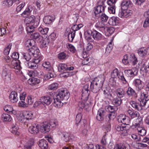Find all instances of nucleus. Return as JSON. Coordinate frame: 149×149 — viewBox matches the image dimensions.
Returning a JSON list of instances; mask_svg holds the SVG:
<instances>
[{
	"instance_id": "obj_1",
	"label": "nucleus",
	"mask_w": 149,
	"mask_h": 149,
	"mask_svg": "<svg viewBox=\"0 0 149 149\" xmlns=\"http://www.w3.org/2000/svg\"><path fill=\"white\" fill-rule=\"evenodd\" d=\"M70 94L67 91H61L53 97L54 104L56 107H60L63 104L66 103L69 98Z\"/></svg>"
},
{
	"instance_id": "obj_2",
	"label": "nucleus",
	"mask_w": 149,
	"mask_h": 149,
	"mask_svg": "<svg viewBox=\"0 0 149 149\" xmlns=\"http://www.w3.org/2000/svg\"><path fill=\"white\" fill-rule=\"evenodd\" d=\"M88 88L89 85L88 84H86L84 86L82 89V94L81 98L82 101L79 102L78 105L79 109L81 111L82 110L83 108L84 107L85 103L84 102H83V101L85 102L88 100L89 95Z\"/></svg>"
},
{
	"instance_id": "obj_3",
	"label": "nucleus",
	"mask_w": 149,
	"mask_h": 149,
	"mask_svg": "<svg viewBox=\"0 0 149 149\" xmlns=\"http://www.w3.org/2000/svg\"><path fill=\"white\" fill-rule=\"evenodd\" d=\"M107 109L110 113L106 116L105 121L108 123V127H110L111 120H113L116 117V112L117 108H114L113 107L109 105L107 107Z\"/></svg>"
},
{
	"instance_id": "obj_4",
	"label": "nucleus",
	"mask_w": 149,
	"mask_h": 149,
	"mask_svg": "<svg viewBox=\"0 0 149 149\" xmlns=\"http://www.w3.org/2000/svg\"><path fill=\"white\" fill-rule=\"evenodd\" d=\"M119 123H122L126 125H129L130 123V119L129 118L123 115H120L117 119Z\"/></svg>"
},
{
	"instance_id": "obj_5",
	"label": "nucleus",
	"mask_w": 149,
	"mask_h": 149,
	"mask_svg": "<svg viewBox=\"0 0 149 149\" xmlns=\"http://www.w3.org/2000/svg\"><path fill=\"white\" fill-rule=\"evenodd\" d=\"M107 115L106 110L102 108L100 109L98 111L96 119L99 121H102Z\"/></svg>"
},
{
	"instance_id": "obj_6",
	"label": "nucleus",
	"mask_w": 149,
	"mask_h": 149,
	"mask_svg": "<svg viewBox=\"0 0 149 149\" xmlns=\"http://www.w3.org/2000/svg\"><path fill=\"white\" fill-rule=\"evenodd\" d=\"M2 75L3 79L5 81H8L10 80V71L8 69L6 68V66L4 67Z\"/></svg>"
},
{
	"instance_id": "obj_7",
	"label": "nucleus",
	"mask_w": 149,
	"mask_h": 149,
	"mask_svg": "<svg viewBox=\"0 0 149 149\" xmlns=\"http://www.w3.org/2000/svg\"><path fill=\"white\" fill-rule=\"evenodd\" d=\"M116 75L118 77V78L120 80H121L123 83L125 84L127 81L124 77L123 75H121L119 73V71L117 68L113 70V72L111 74V76L113 78L115 76V75Z\"/></svg>"
},
{
	"instance_id": "obj_8",
	"label": "nucleus",
	"mask_w": 149,
	"mask_h": 149,
	"mask_svg": "<svg viewBox=\"0 0 149 149\" xmlns=\"http://www.w3.org/2000/svg\"><path fill=\"white\" fill-rule=\"evenodd\" d=\"M104 81V79L103 77L101 76L95 78L94 79L92 82L93 83V84L97 86V85L102 88L103 86Z\"/></svg>"
},
{
	"instance_id": "obj_9",
	"label": "nucleus",
	"mask_w": 149,
	"mask_h": 149,
	"mask_svg": "<svg viewBox=\"0 0 149 149\" xmlns=\"http://www.w3.org/2000/svg\"><path fill=\"white\" fill-rule=\"evenodd\" d=\"M102 4L98 5L96 7L94 8L95 11L94 13L95 15L104 12V4L103 1H102Z\"/></svg>"
},
{
	"instance_id": "obj_10",
	"label": "nucleus",
	"mask_w": 149,
	"mask_h": 149,
	"mask_svg": "<svg viewBox=\"0 0 149 149\" xmlns=\"http://www.w3.org/2000/svg\"><path fill=\"white\" fill-rule=\"evenodd\" d=\"M40 126L37 124H33L29 128V132L32 134H37L38 133Z\"/></svg>"
},
{
	"instance_id": "obj_11",
	"label": "nucleus",
	"mask_w": 149,
	"mask_h": 149,
	"mask_svg": "<svg viewBox=\"0 0 149 149\" xmlns=\"http://www.w3.org/2000/svg\"><path fill=\"white\" fill-rule=\"evenodd\" d=\"M132 4L129 0H124L122 2L121 6L122 9L123 10L127 9L129 7L132 6Z\"/></svg>"
},
{
	"instance_id": "obj_12",
	"label": "nucleus",
	"mask_w": 149,
	"mask_h": 149,
	"mask_svg": "<svg viewBox=\"0 0 149 149\" xmlns=\"http://www.w3.org/2000/svg\"><path fill=\"white\" fill-rule=\"evenodd\" d=\"M36 20L35 16L32 15L26 18L25 22L26 25H32L33 24L36 22L39 23V22Z\"/></svg>"
},
{
	"instance_id": "obj_13",
	"label": "nucleus",
	"mask_w": 149,
	"mask_h": 149,
	"mask_svg": "<svg viewBox=\"0 0 149 149\" xmlns=\"http://www.w3.org/2000/svg\"><path fill=\"white\" fill-rule=\"evenodd\" d=\"M59 135L61 139L65 141H69L72 138L70 136V134L66 132H61Z\"/></svg>"
},
{
	"instance_id": "obj_14",
	"label": "nucleus",
	"mask_w": 149,
	"mask_h": 149,
	"mask_svg": "<svg viewBox=\"0 0 149 149\" xmlns=\"http://www.w3.org/2000/svg\"><path fill=\"white\" fill-rule=\"evenodd\" d=\"M20 64V62L19 60H13L11 62L10 67L12 68L19 70L22 68Z\"/></svg>"
},
{
	"instance_id": "obj_15",
	"label": "nucleus",
	"mask_w": 149,
	"mask_h": 149,
	"mask_svg": "<svg viewBox=\"0 0 149 149\" xmlns=\"http://www.w3.org/2000/svg\"><path fill=\"white\" fill-rule=\"evenodd\" d=\"M9 99L11 102L13 103L16 102L18 100L19 96L16 92L12 91L10 94Z\"/></svg>"
},
{
	"instance_id": "obj_16",
	"label": "nucleus",
	"mask_w": 149,
	"mask_h": 149,
	"mask_svg": "<svg viewBox=\"0 0 149 149\" xmlns=\"http://www.w3.org/2000/svg\"><path fill=\"white\" fill-rule=\"evenodd\" d=\"M135 68H132L131 69L126 70L124 72L125 75L128 77H132L136 75L137 72H136Z\"/></svg>"
},
{
	"instance_id": "obj_17",
	"label": "nucleus",
	"mask_w": 149,
	"mask_h": 149,
	"mask_svg": "<svg viewBox=\"0 0 149 149\" xmlns=\"http://www.w3.org/2000/svg\"><path fill=\"white\" fill-rule=\"evenodd\" d=\"M140 72L143 77L146 76L147 73H149V62L147 66L143 64L140 68Z\"/></svg>"
},
{
	"instance_id": "obj_18",
	"label": "nucleus",
	"mask_w": 149,
	"mask_h": 149,
	"mask_svg": "<svg viewBox=\"0 0 149 149\" xmlns=\"http://www.w3.org/2000/svg\"><path fill=\"white\" fill-rule=\"evenodd\" d=\"M50 126L49 124L47 122H45L40 127V130L41 132L46 133L50 130Z\"/></svg>"
},
{
	"instance_id": "obj_19",
	"label": "nucleus",
	"mask_w": 149,
	"mask_h": 149,
	"mask_svg": "<svg viewBox=\"0 0 149 149\" xmlns=\"http://www.w3.org/2000/svg\"><path fill=\"white\" fill-rule=\"evenodd\" d=\"M126 93L129 97H132L135 98H136L137 97V95L135 91L130 87H128Z\"/></svg>"
},
{
	"instance_id": "obj_20",
	"label": "nucleus",
	"mask_w": 149,
	"mask_h": 149,
	"mask_svg": "<svg viewBox=\"0 0 149 149\" xmlns=\"http://www.w3.org/2000/svg\"><path fill=\"white\" fill-rule=\"evenodd\" d=\"M138 53L141 56H146L149 54V47L146 48H141L138 50Z\"/></svg>"
},
{
	"instance_id": "obj_21",
	"label": "nucleus",
	"mask_w": 149,
	"mask_h": 149,
	"mask_svg": "<svg viewBox=\"0 0 149 149\" xmlns=\"http://www.w3.org/2000/svg\"><path fill=\"white\" fill-rule=\"evenodd\" d=\"M40 100L42 102L43 104H45L47 105H49L52 102V100L49 96H44L41 97Z\"/></svg>"
},
{
	"instance_id": "obj_22",
	"label": "nucleus",
	"mask_w": 149,
	"mask_h": 149,
	"mask_svg": "<svg viewBox=\"0 0 149 149\" xmlns=\"http://www.w3.org/2000/svg\"><path fill=\"white\" fill-rule=\"evenodd\" d=\"M117 97L122 98L124 97L125 95V92L123 88H119L116 89L115 91Z\"/></svg>"
},
{
	"instance_id": "obj_23",
	"label": "nucleus",
	"mask_w": 149,
	"mask_h": 149,
	"mask_svg": "<svg viewBox=\"0 0 149 149\" xmlns=\"http://www.w3.org/2000/svg\"><path fill=\"white\" fill-rule=\"evenodd\" d=\"M92 36L94 39L96 40H101L102 38V35L101 34L95 30L93 31Z\"/></svg>"
},
{
	"instance_id": "obj_24",
	"label": "nucleus",
	"mask_w": 149,
	"mask_h": 149,
	"mask_svg": "<svg viewBox=\"0 0 149 149\" xmlns=\"http://www.w3.org/2000/svg\"><path fill=\"white\" fill-rule=\"evenodd\" d=\"M30 37L31 38L40 42L43 39V37L38 33H35L31 34Z\"/></svg>"
},
{
	"instance_id": "obj_25",
	"label": "nucleus",
	"mask_w": 149,
	"mask_h": 149,
	"mask_svg": "<svg viewBox=\"0 0 149 149\" xmlns=\"http://www.w3.org/2000/svg\"><path fill=\"white\" fill-rule=\"evenodd\" d=\"M132 145L134 148L138 149H143L144 148L147 147V145L146 144L136 142H133Z\"/></svg>"
},
{
	"instance_id": "obj_26",
	"label": "nucleus",
	"mask_w": 149,
	"mask_h": 149,
	"mask_svg": "<svg viewBox=\"0 0 149 149\" xmlns=\"http://www.w3.org/2000/svg\"><path fill=\"white\" fill-rule=\"evenodd\" d=\"M101 88L99 86L93 84V83L91 82L89 90L93 93H96L99 92Z\"/></svg>"
},
{
	"instance_id": "obj_27",
	"label": "nucleus",
	"mask_w": 149,
	"mask_h": 149,
	"mask_svg": "<svg viewBox=\"0 0 149 149\" xmlns=\"http://www.w3.org/2000/svg\"><path fill=\"white\" fill-rule=\"evenodd\" d=\"M119 23V20L117 17H112L110 18L108 22V24L111 25L116 26Z\"/></svg>"
},
{
	"instance_id": "obj_28",
	"label": "nucleus",
	"mask_w": 149,
	"mask_h": 149,
	"mask_svg": "<svg viewBox=\"0 0 149 149\" xmlns=\"http://www.w3.org/2000/svg\"><path fill=\"white\" fill-rule=\"evenodd\" d=\"M58 70L59 72L63 73H66V71H67L68 67L66 64L64 63H61L59 65L58 67Z\"/></svg>"
},
{
	"instance_id": "obj_29",
	"label": "nucleus",
	"mask_w": 149,
	"mask_h": 149,
	"mask_svg": "<svg viewBox=\"0 0 149 149\" xmlns=\"http://www.w3.org/2000/svg\"><path fill=\"white\" fill-rule=\"evenodd\" d=\"M139 113L137 111H133L131 113V115H130V117L132 119L133 118H138V119L139 120V123H141V122H142V118H141V117L140 118H139Z\"/></svg>"
},
{
	"instance_id": "obj_30",
	"label": "nucleus",
	"mask_w": 149,
	"mask_h": 149,
	"mask_svg": "<svg viewBox=\"0 0 149 149\" xmlns=\"http://www.w3.org/2000/svg\"><path fill=\"white\" fill-rule=\"evenodd\" d=\"M38 24V22H36L33 25H26V31L29 33H32L34 31V29L36 27Z\"/></svg>"
},
{
	"instance_id": "obj_31",
	"label": "nucleus",
	"mask_w": 149,
	"mask_h": 149,
	"mask_svg": "<svg viewBox=\"0 0 149 149\" xmlns=\"http://www.w3.org/2000/svg\"><path fill=\"white\" fill-rule=\"evenodd\" d=\"M48 142L44 139L39 141V146L42 149H46L48 148Z\"/></svg>"
},
{
	"instance_id": "obj_32",
	"label": "nucleus",
	"mask_w": 149,
	"mask_h": 149,
	"mask_svg": "<svg viewBox=\"0 0 149 149\" xmlns=\"http://www.w3.org/2000/svg\"><path fill=\"white\" fill-rule=\"evenodd\" d=\"M35 44V42L32 39H28L24 43L25 47L28 48L34 46Z\"/></svg>"
},
{
	"instance_id": "obj_33",
	"label": "nucleus",
	"mask_w": 149,
	"mask_h": 149,
	"mask_svg": "<svg viewBox=\"0 0 149 149\" xmlns=\"http://www.w3.org/2000/svg\"><path fill=\"white\" fill-rule=\"evenodd\" d=\"M131 104L132 107L135 109L140 111L142 110V108L139 103L136 102L134 101L131 102Z\"/></svg>"
},
{
	"instance_id": "obj_34",
	"label": "nucleus",
	"mask_w": 149,
	"mask_h": 149,
	"mask_svg": "<svg viewBox=\"0 0 149 149\" xmlns=\"http://www.w3.org/2000/svg\"><path fill=\"white\" fill-rule=\"evenodd\" d=\"M4 109L8 113L10 112L13 114H15L16 113V111L13 109L12 107L10 105H6L4 107Z\"/></svg>"
},
{
	"instance_id": "obj_35",
	"label": "nucleus",
	"mask_w": 149,
	"mask_h": 149,
	"mask_svg": "<svg viewBox=\"0 0 149 149\" xmlns=\"http://www.w3.org/2000/svg\"><path fill=\"white\" fill-rule=\"evenodd\" d=\"M116 130L118 131H122V133H125L124 135H126L127 134V131L126 130V126H121L120 125H116L115 126Z\"/></svg>"
},
{
	"instance_id": "obj_36",
	"label": "nucleus",
	"mask_w": 149,
	"mask_h": 149,
	"mask_svg": "<svg viewBox=\"0 0 149 149\" xmlns=\"http://www.w3.org/2000/svg\"><path fill=\"white\" fill-rule=\"evenodd\" d=\"M54 19V17L50 16H45L44 19V22L46 24L51 23Z\"/></svg>"
},
{
	"instance_id": "obj_37",
	"label": "nucleus",
	"mask_w": 149,
	"mask_h": 149,
	"mask_svg": "<svg viewBox=\"0 0 149 149\" xmlns=\"http://www.w3.org/2000/svg\"><path fill=\"white\" fill-rule=\"evenodd\" d=\"M34 141L33 139L29 141L24 146V149H32L31 147L33 146Z\"/></svg>"
},
{
	"instance_id": "obj_38",
	"label": "nucleus",
	"mask_w": 149,
	"mask_h": 149,
	"mask_svg": "<svg viewBox=\"0 0 149 149\" xmlns=\"http://www.w3.org/2000/svg\"><path fill=\"white\" fill-rule=\"evenodd\" d=\"M135 86L139 90H141L144 86L143 84L142 83L141 81L139 79H136L135 80Z\"/></svg>"
},
{
	"instance_id": "obj_39",
	"label": "nucleus",
	"mask_w": 149,
	"mask_h": 149,
	"mask_svg": "<svg viewBox=\"0 0 149 149\" xmlns=\"http://www.w3.org/2000/svg\"><path fill=\"white\" fill-rule=\"evenodd\" d=\"M122 100L120 98L116 97L113 100V103L116 107L119 106L122 103Z\"/></svg>"
},
{
	"instance_id": "obj_40",
	"label": "nucleus",
	"mask_w": 149,
	"mask_h": 149,
	"mask_svg": "<svg viewBox=\"0 0 149 149\" xmlns=\"http://www.w3.org/2000/svg\"><path fill=\"white\" fill-rule=\"evenodd\" d=\"M129 62H130L133 65H135L137 62V58L134 54L130 55V58H129Z\"/></svg>"
},
{
	"instance_id": "obj_41",
	"label": "nucleus",
	"mask_w": 149,
	"mask_h": 149,
	"mask_svg": "<svg viewBox=\"0 0 149 149\" xmlns=\"http://www.w3.org/2000/svg\"><path fill=\"white\" fill-rule=\"evenodd\" d=\"M2 120L4 121H10L12 118L11 116L8 114L3 113L1 116Z\"/></svg>"
},
{
	"instance_id": "obj_42",
	"label": "nucleus",
	"mask_w": 149,
	"mask_h": 149,
	"mask_svg": "<svg viewBox=\"0 0 149 149\" xmlns=\"http://www.w3.org/2000/svg\"><path fill=\"white\" fill-rule=\"evenodd\" d=\"M139 134L141 136H144L146 134V130L143 127H139L137 128Z\"/></svg>"
},
{
	"instance_id": "obj_43",
	"label": "nucleus",
	"mask_w": 149,
	"mask_h": 149,
	"mask_svg": "<svg viewBox=\"0 0 149 149\" xmlns=\"http://www.w3.org/2000/svg\"><path fill=\"white\" fill-rule=\"evenodd\" d=\"M105 26L104 24L102 22H98L95 25L96 27L99 29L101 31L104 30Z\"/></svg>"
},
{
	"instance_id": "obj_44",
	"label": "nucleus",
	"mask_w": 149,
	"mask_h": 149,
	"mask_svg": "<svg viewBox=\"0 0 149 149\" xmlns=\"http://www.w3.org/2000/svg\"><path fill=\"white\" fill-rule=\"evenodd\" d=\"M113 48V45L111 42H110L107 45V47L105 49V54L106 55L109 54Z\"/></svg>"
},
{
	"instance_id": "obj_45",
	"label": "nucleus",
	"mask_w": 149,
	"mask_h": 149,
	"mask_svg": "<svg viewBox=\"0 0 149 149\" xmlns=\"http://www.w3.org/2000/svg\"><path fill=\"white\" fill-rule=\"evenodd\" d=\"M58 57L59 59L63 60L67 58L68 56L65 52H63L58 54Z\"/></svg>"
},
{
	"instance_id": "obj_46",
	"label": "nucleus",
	"mask_w": 149,
	"mask_h": 149,
	"mask_svg": "<svg viewBox=\"0 0 149 149\" xmlns=\"http://www.w3.org/2000/svg\"><path fill=\"white\" fill-rule=\"evenodd\" d=\"M25 118L27 120L31 119L33 116V114L31 112L27 111L24 114Z\"/></svg>"
},
{
	"instance_id": "obj_47",
	"label": "nucleus",
	"mask_w": 149,
	"mask_h": 149,
	"mask_svg": "<svg viewBox=\"0 0 149 149\" xmlns=\"http://www.w3.org/2000/svg\"><path fill=\"white\" fill-rule=\"evenodd\" d=\"M43 67L46 68V70H49L51 69L50 63L48 61H45L42 64Z\"/></svg>"
},
{
	"instance_id": "obj_48",
	"label": "nucleus",
	"mask_w": 149,
	"mask_h": 149,
	"mask_svg": "<svg viewBox=\"0 0 149 149\" xmlns=\"http://www.w3.org/2000/svg\"><path fill=\"white\" fill-rule=\"evenodd\" d=\"M141 99H146L148 100H149V95L146 92L141 93Z\"/></svg>"
},
{
	"instance_id": "obj_49",
	"label": "nucleus",
	"mask_w": 149,
	"mask_h": 149,
	"mask_svg": "<svg viewBox=\"0 0 149 149\" xmlns=\"http://www.w3.org/2000/svg\"><path fill=\"white\" fill-rule=\"evenodd\" d=\"M104 94L105 97L108 99H111V98L113 97L112 94L107 89L104 91Z\"/></svg>"
},
{
	"instance_id": "obj_50",
	"label": "nucleus",
	"mask_w": 149,
	"mask_h": 149,
	"mask_svg": "<svg viewBox=\"0 0 149 149\" xmlns=\"http://www.w3.org/2000/svg\"><path fill=\"white\" fill-rule=\"evenodd\" d=\"M38 30L42 34H45L48 33L49 29L48 28H43L42 27H40L38 28Z\"/></svg>"
},
{
	"instance_id": "obj_51",
	"label": "nucleus",
	"mask_w": 149,
	"mask_h": 149,
	"mask_svg": "<svg viewBox=\"0 0 149 149\" xmlns=\"http://www.w3.org/2000/svg\"><path fill=\"white\" fill-rule=\"evenodd\" d=\"M36 46V45L35 44L34 46H32L31 47L28 48L27 49V51L29 53H30L31 55L32 54L33 52L36 49H37L38 48Z\"/></svg>"
},
{
	"instance_id": "obj_52",
	"label": "nucleus",
	"mask_w": 149,
	"mask_h": 149,
	"mask_svg": "<svg viewBox=\"0 0 149 149\" xmlns=\"http://www.w3.org/2000/svg\"><path fill=\"white\" fill-rule=\"evenodd\" d=\"M75 31H71L69 34L68 38L70 42H72L75 35Z\"/></svg>"
},
{
	"instance_id": "obj_53",
	"label": "nucleus",
	"mask_w": 149,
	"mask_h": 149,
	"mask_svg": "<svg viewBox=\"0 0 149 149\" xmlns=\"http://www.w3.org/2000/svg\"><path fill=\"white\" fill-rule=\"evenodd\" d=\"M58 87V84L56 83H54L49 86V89L51 90H55Z\"/></svg>"
},
{
	"instance_id": "obj_54",
	"label": "nucleus",
	"mask_w": 149,
	"mask_h": 149,
	"mask_svg": "<svg viewBox=\"0 0 149 149\" xmlns=\"http://www.w3.org/2000/svg\"><path fill=\"white\" fill-rule=\"evenodd\" d=\"M31 54L29 53H24L23 54V58L27 61H29L31 58Z\"/></svg>"
},
{
	"instance_id": "obj_55",
	"label": "nucleus",
	"mask_w": 149,
	"mask_h": 149,
	"mask_svg": "<svg viewBox=\"0 0 149 149\" xmlns=\"http://www.w3.org/2000/svg\"><path fill=\"white\" fill-rule=\"evenodd\" d=\"M17 117V119L21 123L24 122L25 118L24 115L23 113L19 114Z\"/></svg>"
},
{
	"instance_id": "obj_56",
	"label": "nucleus",
	"mask_w": 149,
	"mask_h": 149,
	"mask_svg": "<svg viewBox=\"0 0 149 149\" xmlns=\"http://www.w3.org/2000/svg\"><path fill=\"white\" fill-rule=\"evenodd\" d=\"M82 115L81 113H78L76 116V124L78 125L81 121Z\"/></svg>"
},
{
	"instance_id": "obj_57",
	"label": "nucleus",
	"mask_w": 149,
	"mask_h": 149,
	"mask_svg": "<svg viewBox=\"0 0 149 149\" xmlns=\"http://www.w3.org/2000/svg\"><path fill=\"white\" fill-rule=\"evenodd\" d=\"M12 45L10 44H9L7 47L5 48L4 50V53L6 55H7L8 54L9 52L10 51V49L11 48Z\"/></svg>"
},
{
	"instance_id": "obj_58",
	"label": "nucleus",
	"mask_w": 149,
	"mask_h": 149,
	"mask_svg": "<svg viewBox=\"0 0 149 149\" xmlns=\"http://www.w3.org/2000/svg\"><path fill=\"white\" fill-rule=\"evenodd\" d=\"M29 80L33 84L35 85L38 84L40 82V79L34 77L30 79Z\"/></svg>"
},
{
	"instance_id": "obj_59",
	"label": "nucleus",
	"mask_w": 149,
	"mask_h": 149,
	"mask_svg": "<svg viewBox=\"0 0 149 149\" xmlns=\"http://www.w3.org/2000/svg\"><path fill=\"white\" fill-rule=\"evenodd\" d=\"M128 55L127 54L123 56V58L122 61L123 64L125 65H127L129 63V58Z\"/></svg>"
},
{
	"instance_id": "obj_60",
	"label": "nucleus",
	"mask_w": 149,
	"mask_h": 149,
	"mask_svg": "<svg viewBox=\"0 0 149 149\" xmlns=\"http://www.w3.org/2000/svg\"><path fill=\"white\" fill-rule=\"evenodd\" d=\"M115 7L114 5L110 6L108 8V11L110 13L114 14L115 12Z\"/></svg>"
},
{
	"instance_id": "obj_61",
	"label": "nucleus",
	"mask_w": 149,
	"mask_h": 149,
	"mask_svg": "<svg viewBox=\"0 0 149 149\" xmlns=\"http://www.w3.org/2000/svg\"><path fill=\"white\" fill-rule=\"evenodd\" d=\"M17 127H16L15 126H12L13 130L11 131V132L15 135H19V132L17 131Z\"/></svg>"
},
{
	"instance_id": "obj_62",
	"label": "nucleus",
	"mask_w": 149,
	"mask_h": 149,
	"mask_svg": "<svg viewBox=\"0 0 149 149\" xmlns=\"http://www.w3.org/2000/svg\"><path fill=\"white\" fill-rule=\"evenodd\" d=\"M29 65V68L32 69H35L37 68L38 67V65H36V64L34 63L32 61H30Z\"/></svg>"
},
{
	"instance_id": "obj_63",
	"label": "nucleus",
	"mask_w": 149,
	"mask_h": 149,
	"mask_svg": "<svg viewBox=\"0 0 149 149\" xmlns=\"http://www.w3.org/2000/svg\"><path fill=\"white\" fill-rule=\"evenodd\" d=\"M49 39L47 38L44 40L40 45V47H45L47 46L49 43Z\"/></svg>"
},
{
	"instance_id": "obj_64",
	"label": "nucleus",
	"mask_w": 149,
	"mask_h": 149,
	"mask_svg": "<svg viewBox=\"0 0 149 149\" xmlns=\"http://www.w3.org/2000/svg\"><path fill=\"white\" fill-rule=\"evenodd\" d=\"M124 148V144L120 143L116 144L114 149H123Z\"/></svg>"
}]
</instances>
